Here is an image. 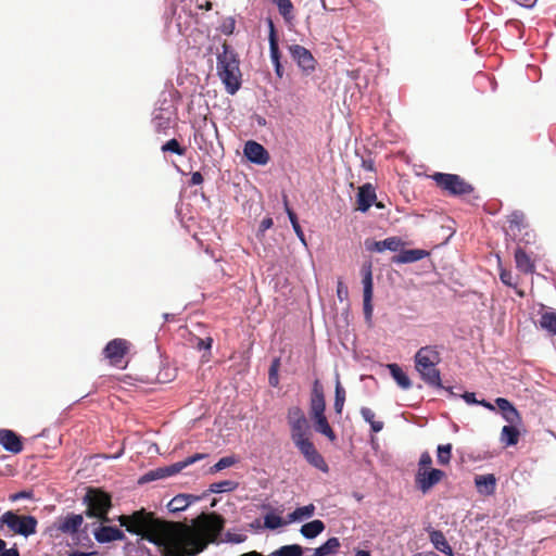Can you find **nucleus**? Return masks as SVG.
<instances>
[{"label": "nucleus", "instance_id": "f257e3e1", "mask_svg": "<svg viewBox=\"0 0 556 556\" xmlns=\"http://www.w3.org/2000/svg\"><path fill=\"white\" fill-rule=\"evenodd\" d=\"M117 520L127 532L163 547L167 556L198 555L216 542L225 527V519L216 513H202L192 526L161 520L143 508Z\"/></svg>", "mask_w": 556, "mask_h": 556}, {"label": "nucleus", "instance_id": "f03ea898", "mask_svg": "<svg viewBox=\"0 0 556 556\" xmlns=\"http://www.w3.org/2000/svg\"><path fill=\"white\" fill-rule=\"evenodd\" d=\"M287 421L290 427L291 440L306 462L323 472H328L329 467L326 460L309 439L311 428L302 408L299 406L289 407Z\"/></svg>", "mask_w": 556, "mask_h": 556}, {"label": "nucleus", "instance_id": "7ed1b4c3", "mask_svg": "<svg viewBox=\"0 0 556 556\" xmlns=\"http://www.w3.org/2000/svg\"><path fill=\"white\" fill-rule=\"evenodd\" d=\"M441 363V355L434 345L420 348L415 354V368L421 379L430 387L443 388L441 372L438 365Z\"/></svg>", "mask_w": 556, "mask_h": 556}, {"label": "nucleus", "instance_id": "20e7f679", "mask_svg": "<svg viewBox=\"0 0 556 556\" xmlns=\"http://www.w3.org/2000/svg\"><path fill=\"white\" fill-rule=\"evenodd\" d=\"M217 74L228 93L235 94L241 86V72L237 54L225 43L217 55Z\"/></svg>", "mask_w": 556, "mask_h": 556}, {"label": "nucleus", "instance_id": "39448f33", "mask_svg": "<svg viewBox=\"0 0 556 556\" xmlns=\"http://www.w3.org/2000/svg\"><path fill=\"white\" fill-rule=\"evenodd\" d=\"M429 178L434 181L441 191L450 195L466 197L475 194V187L459 175L437 172L430 175Z\"/></svg>", "mask_w": 556, "mask_h": 556}, {"label": "nucleus", "instance_id": "423d86ee", "mask_svg": "<svg viewBox=\"0 0 556 556\" xmlns=\"http://www.w3.org/2000/svg\"><path fill=\"white\" fill-rule=\"evenodd\" d=\"M85 503L87 504L86 516L94 517L102 522H109L108 513L112 507L111 495L98 489H89Z\"/></svg>", "mask_w": 556, "mask_h": 556}, {"label": "nucleus", "instance_id": "0eeeda50", "mask_svg": "<svg viewBox=\"0 0 556 556\" xmlns=\"http://www.w3.org/2000/svg\"><path fill=\"white\" fill-rule=\"evenodd\" d=\"M0 521L13 533L25 538L35 534L37 531L38 521L34 516H21L9 510L1 516Z\"/></svg>", "mask_w": 556, "mask_h": 556}, {"label": "nucleus", "instance_id": "6e6552de", "mask_svg": "<svg viewBox=\"0 0 556 556\" xmlns=\"http://www.w3.org/2000/svg\"><path fill=\"white\" fill-rule=\"evenodd\" d=\"M363 276V308L364 315L367 320L371 319L372 316V294H374V281H372V271L371 264L366 263L362 266L361 269Z\"/></svg>", "mask_w": 556, "mask_h": 556}, {"label": "nucleus", "instance_id": "1a4fd4ad", "mask_svg": "<svg viewBox=\"0 0 556 556\" xmlns=\"http://www.w3.org/2000/svg\"><path fill=\"white\" fill-rule=\"evenodd\" d=\"M131 343L126 339L116 338L108 342L103 350L104 356L113 366H121L123 358L128 354Z\"/></svg>", "mask_w": 556, "mask_h": 556}, {"label": "nucleus", "instance_id": "9d476101", "mask_svg": "<svg viewBox=\"0 0 556 556\" xmlns=\"http://www.w3.org/2000/svg\"><path fill=\"white\" fill-rule=\"evenodd\" d=\"M444 477L445 472L441 469H426L417 471L415 483L422 494H427L434 485L441 482Z\"/></svg>", "mask_w": 556, "mask_h": 556}, {"label": "nucleus", "instance_id": "9b49d317", "mask_svg": "<svg viewBox=\"0 0 556 556\" xmlns=\"http://www.w3.org/2000/svg\"><path fill=\"white\" fill-rule=\"evenodd\" d=\"M289 52L303 73L309 75L315 71L316 60L308 49L300 45H291Z\"/></svg>", "mask_w": 556, "mask_h": 556}, {"label": "nucleus", "instance_id": "f8f14e48", "mask_svg": "<svg viewBox=\"0 0 556 556\" xmlns=\"http://www.w3.org/2000/svg\"><path fill=\"white\" fill-rule=\"evenodd\" d=\"M356 208H370L374 204L376 208H384V204L381 202H377V193L375 187L366 182L363 186L358 187L356 194Z\"/></svg>", "mask_w": 556, "mask_h": 556}, {"label": "nucleus", "instance_id": "ddd939ff", "mask_svg": "<svg viewBox=\"0 0 556 556\" xmlns=\"http://www.w3.org/2000/svg\"><path fill=\"white\" fill-rule=\"evenodd\" d=\"M326 412L324 387L318 379L313 382L309 396V417L323 415Z\"/></svg>", "mask_w": 556, "mask_h": 556}, {"label": "nucleus", "instance_id": "4468645a", "mask_svg": "<svg viewBox=\"0 0 556 556\" xmlns=\"http://www.w3.org/2000/svg\"><path fill=\"white\" fill-rule=\"evenodd\" d=\"M243 153L250 162L258 165H265L269 161L267 150L261 143L253 140L244 144Z\"/></svg>", "mask_w": 556, "mask_h": 556}, {"label": "nucleus", "instance_id": "2eb2a0df", "mask_svg": "<svg viewBox=\"0 0 556 556\" xmlns=\"http://www.w3.org/2000/svg\"><path fill=\"white\" fill-rule=\"evenodd\" d=\"M0 444L5 451L13 454H18L23 451L22 438L10 429H0Z\"/></svg>", "mask_w": 556, "mask_h": 556}, {"label": "nucleus", "instance_id": "dca6fc26", "mask_svg": "<svg viewBox=\"0 0 556 556\" xmlns=\"http://www.w3.org/2000/svg\"><path fill=\"white\" fill-rule=\"evenodd\" d=\"M495 404L502 413L503 418L513 426H519L522 422L521 415L517 408L504 397H497Z\"/></svg>", "mask_w": 556, "mask_h": 556}, {"label": "nucleus", "instance_id": "f3484780", "mask_svg": "<svg viewBox=\"0 0 556 556\" xmlns=\"http://www.w3.org/2000/svg\"><path fill=\"white\" fill-rule=\"evenodd\" d=\"M93 535L99 543H110L125 539V534L121 529L111 526H100L94 530Z\"/></svg>", "mask_w": 556, "mask_h": 556}, {"label": "nucleus", "instance_id": "a211bd4d", "mask_svg": "<svg viewBox=\"0 0 556 556\" xmlns=\"http://www.w3.org/2000/svg\"><path fill=\"white\" fill-rule=\"evenodd\" d=\"M516 268L522 274H533L535 271V263L531 256L522 249L517 247L514 253Z\"/></svg>", "mask_w": 556, "mask_h": 556}, {"label": "nucleus", "instance_id": "6ab92c4d", "mask_svg": "<svg viewBox=\"0 0 556 556\" xmlns=\"http://www.w3.org/2000/svg\"><path fill=\"white\" fill-rule=\"evenodd\" d=\"M429 255V252L421 249L403 250L392 257L395 264H407L420 261Z\"/></svg>", "mask_w": 556, "mask_h": 556}, {"label": "nucleus", "instance_id": "aec40b11", "mask_svg": "<svg viewBox=\"0 0 556 556\" xmlns=\"http://www.w3.org/2000/svg\"><path fill=\"white\" fill-rule=\"evenodd\" d=\"M81 515H68L54 525L55 529L62 533H75L83 523Z\"/></svg>", "mask_w": 556, "mask_h": 556}, {"label": "nucleus", "instance_id": "412c9836", "mask_svg": "<svg viewBox=\"0 0 556 556\" xmlns=\"http://www.w3.org/2000/svg\"><path fill=\"white\" fill-rule=\"evenodd\" d=\"M314 422L315 431L325 435L330 442H334L337 440V435L328 422L326 414L317 415L311 417Z\"/></svg>", "mask_w": 556, "mask_h": 556}, {"label": "nucleus", "instance_id": "4be33fe9", "mask_svg": "<svg viewBox=\"0 0 556 556\" xmlns=\"http://www.w3.org/2000/svg\"><path fill=\"white\" fill-rule=\"evenodd\" d=\"M475 483L479 493L483 495H492L495 492L496 478L492 473L476 476Z\"/></svg>", "mask_w": 556, "mask_h": 556}, {"label": "nucleus", "instance_id": "5701e85b", "mask_svg": "<svg viewBox=\"0 0 556 556\" xmlns=\"http://www.w3.org/2000/svg\"><path fill=\"white\" fill-rule=\"evenodd\" d=\"M429 539H430V542L433 544V546L441 553H443L447 556L454 555L453 549H452L451 545L448 544V542L442 531L432 530L429 533Z\"/></svg>", "mask_w": 556, "mask_h": 556}, {"label": "nucleus", "instance_id": "b1692460", "mask_svg": "<svg viewBox=\"0 0 556 556\" xmlns=\"http://www.w3.org/2000/svg\"><path fill=\"white\" fill-rule=\"evenodd\" d=\"M207 456V454H204V453H197L192 456H189L187 457L186 459L181 460V462H178V463H175L170 466H166L165 467V471H167V476L170 477V476H174L178 472H180L182 469H185L186 467L199 462V460H202L204 459L205 457Z\"/></svg>", "mask_w": 556, "mask_h": 556}, {"label": "nucleus", "instance_id": "393cba45", "mask_svg": "<svg viewBox=\"0 0 556 556\" xmlns=\"http://www.w3.org/2000/svg\"><path fill=\"white\" fill-rule=\"evenodd\" d=\"M387 368L390 371L392 378L396 381L397 386L404 390H408L412 388V381L408 376L403 371L402 367L399 364L392 363L388 364Z\"/></svg>", "mask_w": 556, "mask_h": 556}, {"label": "nucleus", "instance_id": "a878e982", "mask_svg": "<svg viewBox=\"0 0 556 556\" xmlns=\"http://www.w3.org/2000/svg\"><path fill=\"white\" fill-rule=\"evenodd\" d=\"M278 9L287 24L293 23L295 20L294 5L291 0H270Z\"/></svg>", "mask_w": 556, "mask_h": 556}, {"label": "nucleus", "instance_id": "bb28decb", "mask_svg": "<svg viewBox=\"0 0 556 556\" xmlns=\"http://www.w3.org/2000/svg\"><path fill=\"white\" fill-rule=\"evenodd\" d=\"M267 23H268V27H269V35H268L269 53H270L271 62L275 63L277 61H280L281 54L279 51L278 38H277L275 24L271 21V18H268Z\"/></svg>", "mask_w": 556, "mask_h": 556}, {"label": "nucleus", "instance_id": "cd10ccee", "mask_svg": "<svg viewBox=\"0 0 556 556\" xmlns=\"http://www.w3.org/2000/svg\"><path fill=\"white\" fill-rule=\"evenodd\" d=\"M527 226L525 215L521 212L515 211L508 216V229L514 237L519 236Z\"/></svg>", "mask_w": 556, "mask_h": 556}, {"label": "nucleus", "instance_id": "c85d7f7f", "mask_svg": "<svg viewBox=\"0 0 556 556\" xmlns=\"http://www.w3.org/2000/svg\"><path fill=\"white\" fill-rule=\"evenodd\" d=\"M520 432L517 426L507 425L502 428L501 431V442L505 444V446L516 445L519 441Z\"/></svg>", "mask_w": 556, "mask_h": 556}, {"label": "nucleus", "instance_id": "c756f323", "mask_svg": "<svg viewBox=\"0 0 556 556\" xmlns=\"http://www.w3.org/2000/svg\"><path fill=\"white\" fill-rule=\"evenodd\" d=\"M325 530V523L319 520L315 519L313 521H309L301 527V534L306 539H314L317 535H319Z\"/></svg>", "mask_w": 556, "mask_h": 556}, {"label": "nucleus", "instance_id": "7c9ffc66", "mask_svg": "<svg viewBox=\"0 0 556 556\" xmlns=\"http://www.w3.org/2000/svg\"><path fill=\"white\" fill-rule=\"evenodd\" d=\"M198 497L190 494H178L168 503L170 511H180L186 509L192 502L197 501Z\"/></svg>", "mask_w": 556, "mask_h": 556}, {"label": "nucleus", "instance_id": "2f4dec72", "mask_svg": "<svg viewBox=\"0 0 556 556\" xmlns=\"http://www.w3.org/2000/svg\"><path fill=\"white\" fill-rule=\"evenodd\" d=\"M340 547V542L338 538L328 539L321 546L315 548L312 556H327L330 554H336Z\"/></svg>", "mask_w": 556, "mask_h": 556}, {"label": "nucleus", "instance_id": "473e14b6", "mask_svg": "<svg viewBox=\"0 0 556 556\" xmlns=\"http://www.w3.org/2000/svg\"><path fill=\"white\" fill-rule=\"evenodd\" d=\"M540 325L552 334H556V312H545L542 314Z\"/></svg>", "mask_w": 556, "mask_h": 556}, {"label": "nucleus", "instance_id": "72a5a7b5", "mask_svg": "<svg viewBox=\"0 0 556 556\" xmlns=\"http://www.w3.org/2000/svg\"><path fill=\"white\" fill-rule=\"evenodd\" d=\"M361 415L365 421L370 425L374 432H380L383 429V421L375 419V413L368 407H362Z\"/></svg>", "mask_w": 556, "mask_h": 556}, {"label": "nucleus", "instance_id": "f704fd0d", "mask_svg": "<svg viewBox=\"0 0 556 556\" xmlns=\"http://www.w3.org/2000/svg\"><path fill=\"white\" fill-rule=\"evenodd\" d=\"M239 483L233 480H224L219 482L212 483L210 485V491L212 493H223V492H232L237 490Z\"/></svg>", "mask_w": 556, "mask_h": 556}, {"label": "nucleus", "instance_id": "c9c22d12", "mask_svg": "<svg viewBox=\"0 0 556 556\" xmlns=\"http://www.w3.org/2000/svg\"><path fill=\"white\" fill-rule=\"evenodd\" d=\"M303 547L298 544L283 545L271 553V556H302Z\"/></svg>", "mask_w": 556, "mask_h": 556}, {"label": "nucleus", "instance_id": "e433bc0d", "mask_svg": "<svg viewBox=\"0 0 556 556\" xmlns=\"http://www.w3.org/2000/svg\"><path fill=\"white\" fill-rule=\"evenodd\" d=\"M315 510V507L313 504L298 507L295 510H293L291 514H289V522L300 520L302 518H308L313 516Z\"/></svg>", "mask_w": 556, "mask_h": 556}, {"label": "nucleus", "instance_id": "4c0bfd02", "mask_svg": "<svg viewBox=\"0 0 556 556\" xmlns=\"http://www.w3.org/2000/svg\"><path fill=\"white\" fill-rule=\"evenodd\" d=\"M344 402H345V390L343 389V387L340 383V380L338 379L337 383H336V395H334V404H333L334 410L338 415L342 414Z\"/></svg>", "mask_w": 556, "mask_h": 556}, {"label": "nucleus", "instance_id": "58836bf2", "mask_svg": "<svg viewBox=\"0 0 556 556\" xmlns=\"http://www.w3.org/2000/svg\"><path fill=\"white\" fill-rule=\"evenodd\" d=\"M438 463L440 465H448L452 458V444H442L437 450Z\"/></svg>", "mask_w": 556, "mask_h": 556}, {"label": "nucleus", "instance_id": "ea45409f", "mask_svg": "<svg viewBox=\"0 0 556 556\" xmlns=\"http://www.w3.org/2000/svg\"><path fill=\"white\" fill-rule=\"evenodd\" d=\"M238 463V458L233 455L222 457L214 466L210 468L211 473L218 472L225 468L231 467Z\"/></svg>", "mask_w": 556, "mask_h": 556}, {"label": "nucleus", "instance_id": "a19ab883", "mask_svg": "<svg viewBox=\"0 0 556 556\" xmlns=\"http://www.w3.org/2000/svg\"><path fill=\"white\" fill-rule=\"evenodd\" d=\"M287 213H288L289 219H290V222L292 224L294 232L296 233V236L300 239V241L306 247L307 243H306V240H305V236H304L302 227H301V225L299 223V218H298L295 212L294 211H287Z\"/></svg>", "mask_w": 556, "mask_h": 556}, {"label": "nucleus", "instance_id": "79ce46f5", "mask_svg": "<svg viewBox=\"0 0 556 556\" xmlns=\"http://www.w3.org/2000/svg\"><path fill=\"white\" fill-rule=\"evenodd\" d=\"M163 152H173L177 155H185L186 149L180 146L177 139H170L162 146Z\"/></svg>", "mask_w": 556, "mask_h": 556}, {"label": "nucleus", "instance_id": "37998d69", "mask_svg": "<svg viewBox=\"0 0 556 556\" xmlns=\"http://www.w3.org/2000/svg\"><path fill=\"white\" fill-rule=\"evenodd\" d=\"M286 525V522L282 520L280 516L274 515V514H267L264 517V526L267 529H277Z\"/></svg>", "mask_w": 556, "mask_h": 556}, {"label": "nucleus", "instance_id": "c03bdc74", "mask_svg": "<svg viewBox=\"0 0 556 556\" xmlns=\"http://www.w3.org/2000/svg\"><path fill=\"white\" fill-rule=\"evenodd\" d=\"M382 245L384 247V250L396 252L402 248L403 241L397 237H390L382 240Z\"/></svg>", "mask_w": 556, "mask_h": 556}, {"label": "nucleus", "instance_id": "a18cd8bd", "mask_svg": "<svg viewBox=\"0 0 556 556\" xmlns=\"http://www.w3.org/2000/svg\"><path fill=\"white\" fill-rule=\"evenodd\" d=\"M500 279L505 286L517 289V282L515 281L510 270L500 268Z\"/></svg>", "mask_w": 556, "mask_h": 556}, {"label": "nucleus", "instance_id": "49530a36", "mask_svg": "<svg viewBox=\"0 0 556 556\" xmlns=\"http://www.w3.org/2000/svg\"><path fill=\"white\" fill-rule=\"evenodd\" d=\"M166 472L167 471H165V467L156 468L155 470H151L148 473H146L142 477V480L143 481H153V480H157V479H163V478L168 477Z\"/></svg>", "mask_w": 556, "mask_h": 556}, {"label": "nucleus", "instance_id": "de8ad7c7", "mask_svg": "<svg viewBox=\"0 0 556 556\" xmlns=\"http://www.w3.org/2000/svg\"><path fill=\"white\" fill-rule=\"evenodd\" d=\"M431 465H432V457H431V455L429 454V452H424L420 455V458H419V462H418V470L417 471H422V470H426V469H433L431 467Z\"/></svg>", "mask_w": 556, "mask_h": 556}, {"label": "nucleus", "instance_id": "09e8293b", "mask_svg": "<svg viewBox=\"0 0 556 556\" xmlns=\"http://www.w3.org/2000/svg\"><path fill=\"white\" fill-rule=\"evenodd\" d=\"M245 540H247V535L243 533H231V532L226 533L227 542L238 544V543L244 542Z\"/></svg>", "mask_w": 556, "mask_h": 556}, {"label": "nucleus", "instance_id": "8fccbe9b", "mask_svg": "<svg viewBox=\"0 0 556 556\" xmlns=\"http://www.w3.org/2000/svg\"><path fill=\"white\" fill-rule=\"evenodd\" d=\"M337 295L341 302L348 299V295H349L348 287L343 283L342 280L338 281Z\"/></svg>", "mask_w": 556, "mask_h": 556}, {"label": "nucleus", "instance_id": "3c124183", "mask_svg": "<svg viewBox=\"0 0 556 556\" xmlns=\"http://www.w3.org/2000/svg\"><path fill=\"white\" fill-rule=\"evenodd\" d=\"M212 344H213V339L211 337H206L204 339L199 338L195 346L198 350L210 351L212 348Z\"/></svg>", "mask_w": 556, "mask_h": 556}, {"label": "nucleus", "instance_id": "603ef678", "mask_svg": "<svg viewBox=\"0 0 556 556\" xmlns=\"http://www.w3.org/2000/svg\"><path fill=\"white\" fill-rule=\"evenodd\" d=\"M203 180H204L203 176L200 172H193L191 174L189 184L191 186H198V185H201L203 182Z\"/></svg>", "mask_w": 556, "mask_h": 556}, {"label": "nucleus", "instance_id": "864d4df0", "mask_svg": "<svg viewBox=\"0 0 556 556\" xmlns=\"http://www.w3.org/2000/svg\"><path fill=\"white\" fill-rule=\"evenodd\" d=\"M29 497H31V493L27 492V491H21V492H17V493H14V494L10 495V500L12 502L18 501L21 498H29Z\"/></svg>", "mask_w": 556, "mask_h": 556}, {"label": "nucleus", "instance_id": "5fc2aeb1", "mask_svg": "<svg viewBox=\"0 0 556 556\" xmlns=\"http://www.w3.org/2000/svg\"><path fill=\"white\" fill-rule=\"evenodd\" d=\"M273 218L266 217L264 218L260 224V231L265 232L267 229H269L273 226Z\"/></svg>", "mask_w": 556, "mask_h": 556}, {"label": "nucleus", "instance_id": "6e6d98bb", "mask_svg": "<svg viewBox=\"0 0 556 556\" xmlns=\"http://www.w3.org/2000/svg\"><path fill=\"white\" fill-rule=\"evenodd\" d=\"M279 367H280V359L275 358L271 362V365L269 367V375H278Z\"/></svg>", "mask_w": 556, "mask_h": 556}, {"label": "nucleus", "instance_id": "4d7b16f0", "mask_svg": "<svg viewBox=\"0 0 556 556\" xmlns=\"http://www.w3.org/2000/svg\"><path fill=\"white\" fill-rule=\"evenodd\" d=\"M463 399L466 401V403L468 404H477L478 403V400L476 399V395L475 393H470V392H465L463 394Z\"/></svg>", "mask_w": 556, "mask_h": 556}, {"label": "nucleus", "instance_id": "13d9d810", "mask_svg": "<svg viewBox=\"0 0 556 556\" xmlns=\"http://www.w3.org/2000/svg\"><path fill=\"white\" fill-rule=\"evenodd\" d=\"M154 121H155L156 129H157V130H161V129H163V128L168 127V121H164V119H163L162 117H160V116H156V117L154 118Z\"/></svg>", "mask_w": 556, "mask_h": 556}, {"label": "nucleus", "instance_id": "bf43d9fd", "mask_svg": "<svg viewBox=\"0 0 556 556\" xmlns=\"http://www.w3.org/2000/svg\"><path fill=\"white\" fill-rule=\"evenodd\" d=\"M454 225H455L454 220H448V224L446 226L442 225V228L447 229V231H448L447 238L452 237L455 233Z\"/></svg>", "mask_w": 556, "mask_h": 556}, {"label": "nucleus", "instance_id": "052dcab7", "mask_svg": "<svg viewBox=\"0 0 556 556\" xmlns=\"http://www.w3.org/2000/svg\"><path fill=\"white\" fill-rule=\"evenodd\" d=\"M233 28H235V20H233V18H230V20H229V24H224L223 31H224L225 34H228V35H229V34H231V33H232Z\"/></svg>", "mask_w": 556, "mask_h": 556}, {"label": "nucleus", "instance_id": "680f3d73", "mask_svg": "<svg viewBox=\"0 0 556 556\" xmlns=\"http://www.w3.org/2000/svg\"><path fill=\"white\" fill-rule=\"evenodd\" d=\"M0 556H20V552L16 547L7 548Z\"/></svg>", "mask_w": 556, "mask_h": 556}, {"label": "nucleus", "instance_id": "e2e57ef3", "mask_svg": "<svg viewBox=\"0 0 556 556\" xmlns=\"http://www.w3.org/2000/svg\"><path fill=\"white\" fill-rule=\"evenodd\" d=\"M273 64H274V66H275V73H276V75H277L279 78H281V77L283 76V67H282V65H281L280 61H277V62H275V63H273Z\"/></svg>", "mask_w": 556, "mask_h": 556}, {"label": "nucleus", "instance_id": "0e129e2a", "mask_svg": "<svg viewBox=\"0 0 556 556\" xmlns=\"http://www.w3.org/2000/svg\"><path fill=\"white\" fill-rule=\"evenodd\" d=\"M212 8H213V3L210 0H206L204 3L198 4V9H200V10L211 11Z\"/></svg>", "mask_w": 556, "mask_h": 556}, {"label": "nucleus", "instance_id": "69168bd1", "mask_svg": "<svg viewBox=\"0 0 556 556\" xmlns=\"http://www.w3.org/2000/svg\"><path fill=\"white\" fill-rule=\"evenodd\" d=\"M268 380L271 387H277L279 384L278 375H268Z\"/></svg>", "mask_w": 556, "mask_h": 556}, {"label": "nucleus", "instance_id": "338daca9", "mask_svg": "<svg viewBox=\"0 0 556 556\" xmlns=\"http://www.w3.org/2000/svg\"><path fill=\"white\" fill-rule=\"evenodd\" d=\"M371 250L377 251V252L384 251V247L382 245V241L374 242V247L371 248Z\"/></svg>", "mask_w": 556, "mask_h": 556}, {"label": "nucleus", "instance_id": "774afa93", "mask_svg": "<svg viewBox=\"0 0 556 556\" xmlns=\"http://www.w3.org/2000/svg\"><path fill=\"white\" fill-rule=\"evenodd\" d=\"M354 556H371L369 551L358 549L355 552Z\"/></svg>", "mask_w": 556, "mask_h": 556}]
</instances>
